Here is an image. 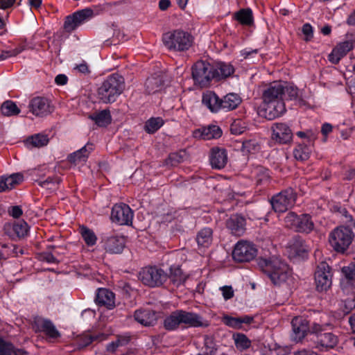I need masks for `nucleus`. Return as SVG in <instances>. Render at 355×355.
I'll return each mask as SVG.
<instances>
[{"label": "nucleus", "mask_w": 355, "mask_h": 355, "mask_svg": "<svg viewBox=\"0 0 355 355\" xmlns=\"http://www.w3.org/2000/svg\"><path fill=\"white\" fill-rule=\"evenodd\" d=\"M24 180L21 173H14L8 177L0 178V192L12 189L15 185L19 184Z\"/></svg>", "instance_id": "obj_32"}, {"label": "nucleus", "mask_w": 355, "mask_h": 355, "mask_svg": "<svg viewBox=\"0 0 355 355\" xmlns=\"http://www.w3.org/2000/svg\"><path fill=\"white\" fill-rule=\"evenodd\" d=\"M214 65L199 60L192 67V77L196 84L201 87L209 86L211 80H215Z\"/></svg>", "instance_id": "obj_8"}, {"label": "nucleus", "mask_w": 355, "mask_h": 355, "mask_svg": "<svg viewBox=\"0 0 355 355\" xmlns=\"http://www.w3.org/2000/svg\"><path fill=\"white\" fill-rule=\"evenodd\" d=\"M202 103L213 113L221 111L220 98L214 92L207 91L203 93Z\"/></svg>", "instance_id": "obj_27"}, {"label": "nucleus", "mask_w": 355, "mask_h": 355, "mask_svg": "<svg viewBox=\"0 0 355 355\" xmlns=\"http://www.w3.org/2000/svg\"><path fill=\"white\" fill-rule=\"evenodd\" d=\"M139 279L150 288L162 286L168 279V273L157 266H148L141 268L139 273Z\"/></svg>", "instance_id": "obj_7"}, {"label": "nucleus", "mask_w": 355, "mask_h": 355, "mask_svg": "<svg viewBox=\"0 0 355 355\" xmlns=\"http://www.w3.org/2000/svg\"><path fill=\"white\" fill-rule=\"evenodd\" d=\"M26 352L15 347L10 342L0 337V355H25Z\"/></svg>", "instance_id": "obj_37"}, {"label": "nucleus", "mask_w": 355, "mask_h": 355, "mask_svg": "<svg viewBox=\"0 0 355 355\" xmlns=\"http://www.w3.org/2000/svg\"><path fill=\"white\" fill-rule=\"evenodd\" d=\"M102 243L103 247L107 252L119 254L125 248V239L123 236H111L103 239Z\"/></svg>", "instance_id": "obj_20"}, {"label": "nucleus", "mask_w": 355, "mask_h": 355, "mask_svg": "<svg viewBox=\"0 0 355 355\" xmlns=\"http://www.w3.org/2000/svg\"><path fill=\"white\" fill-rule=\"evenodd\" d=\"M273 141L281 144L290 143L293 139V132L290 127L285 123H275L271 126Z\"/></svg>", "instance_id": "obj_16"}, {"label": "nucleus", "mask_w": 355, "mask_h": 355, "mask_svg": "<svg viewBox=\"0 0 355 355\" xmlns=\"http://www.w3.org/2000/svg\"><path fill=\"white\" fill-rule=\"evenodd\" d=\"M209 325V322L204 320L200 315L182 309L171 312L165 317L163 322V326L167 331H175L180 327H207Z\"/></svg>", "instance_id": "obj_2"}, {"label": "nucleus", "mask_w": 355, "mask_h": 355, "mask_svg": "<svg viewBox=\"0 0 355 355\" xmlns=\"http://www.w3.org/2000/svg\"><path fill=\"white\" fill-rule=\"evenodd\" d=\"M28 108L33 114L40 117L51 114L53 110L49 99L41 96L33 98L29 102Z\"/></svg>", "instance_id": "obj_15"}, {"label": "nucleus", "mask_w": 355, "mask_h": 355, "mask_svg": "<svg viewBox=\"0 0 355 355\" xmlns=\"http://www.w3.org/2000/svg\"><path fill=\"white\" fill-rule=\"evenodd\" d=\"M223 296L225 300H230L234 297V291L230 286H225L220 288Z\"/></svg>", "instance_id": "obj_60"}, {"label": "nucleus", "mask_w": 355, "mask_h": 355, "mask_svg": "<svg viewBox=\"0 0 355 355\" xmlns=\"http://www.w3.org/2000/svg\"><path fill=\"white\" fill-rule=\"evenodd\" d=\"M257 254L255 245L246 241H240L234 246L232 257L236 262H248L254 259Z\"/></svg>", "instance_id": "obj_12"}, {"label": "nucleus", "mask_w": 355, "mask_h": 355, "mask_svg": "<svg viewBox=\"0 0 355 355\" xmlns=\"http://www.w3.org/2000/svg\"><path fill=\"white\" fill-rule=\"evenodd\" d=\"M258 266L270 278L275 285H280L286 281L291 275L289 266L277 257L259 258Z\"/></svg>", "instance_id": "obj_3"}, {"label": "nucleus", "mask_w": 355, "mask_h": 355, "mask_svg": "<svg viewBox=\"0 0 355 355\" xmlns=\"http://www.w3.org/2000/svg\"><path fill=\"white\" fill-rule=\"evenodd\" d=\"M94 150V145L92 143H87L80 149L71 153L67 157V161L71 164H78L85 162L89 157V154Z\"/></svg>", "instance_id": "obj_24"}, {"label": "nucleus", "mask_w": 355, "mask_h": 355, "mask_svg": "<svg viewBox=\"0 0 355 355\" xmlns=\"http://www.w3.org/2000/svg\"><path fill=\"white\" fill-rule=\"evenodd\" d=\"M107 338L105 334H99L96 336L89 334L83 335L78 339V346L79 348H84L89 345L94 340H103Z\"/></svg>", "instance_id": "obj_43"}, {"label": "nucleus", "mask_w": 355, "mask_h": 355, "mask_svg": "<svg viewBox=\"0 0 355 355\" xmlns=\"http://www.w3.org/2000/svg\"><path fill=\"white\" fill-rule=\"evenodd\" d=\"M306 139L308 140L307 144H310L312 146L313 142L317 139L316 132L313 131L311 130H306Z\"/></svg>", "instance_id": "obj_63"}, {"label": "nucleus", "mask_w": 355, "mask_h": 355, "mask_svg": "<svg viewBox=\"0 0 355 355\" xmlns=\"http://www.w3.org/2000/svg\"><path fill=\"white\" fill-rule=\"evenodd\" d=\"M80 233L88 246H93L96 244L97 237L94 231L85 226L80 227Z\"/></svg>", "instance_id": "obj_44"}, {"label": "nucleus", "mask_w": 355, "mask_h": 355, "mask_svg": "<svg viewBox=\"0 0 355 355\" xmlns=\"http://www.w3.org/2000/svg\"><path fill=\"white\" fill-rule=\"evenodd\" d=\"M339 214L342 217L343 223H345V225L355 227V220L353 216L349 214L347 209L344 207H340L338 210Z\"/></svg>", "instance_id": "obj_51"}, {"label": "nucleus", "mask_w": 355, "mask_h": 355, "mask_svg": "<svg viewBox=\"0 0 355 355\" xmlns=\"http://www.w3.org/2000/svg\"><path fill=\"white\" fill-rule=\"evenodd\" d=\"M1 112L3 116H13L20 113V109L12 101L8 100L4 101L1 106Z\"/></svg>", "instance_id": "obj_42"}, {"label": "nucleus", "mask_w": 355, "mask_h": 355, "mask_svg": "<svg viewBox=\"0 0 355 355\" xmlns=\"http://www.w3.org/2000/svg\"><path fill=\"white\" fill-rule=\"evenodd\" d=\"M270 175L268 170L259 167L257 170V182L259 184L267 183L269 181Z\"/></svg>", "instance_id": "obj_53"}, {"label": "nucleus", "mask_w": 355, "mask_h": 355, "mask_svg": "<svg viewBox=\"0 0 355 355\" xmlns=\"http://www.w3.org/2000/svg\"><path fill=\"white\" fill-rule=\"evenodd\" d=\"M125 82L123 76L117 73L109 76L98 89V98L104 103H111L123 92Z\"/></svg>", "instance_id": "obj_4"}, {"label": "nucleus", "mask_w": 355, "mask_h": 355, "mask_svg": "<svg viewBox=\"0 0 355 355\" xmlns=\"http://www.w3.org/2000/svg\"><path fill=\"white\" fill-rule=\"evenodd\" d=\"M134 318L137 322L144 326H153L157 322L155 311L150 309H139L135 311Z\"/></svg>", "instance_id": "obj_28"}, {"label": "nucleus", "mask_w": 355, "mask_h": 355, "mask_svg": "<svg viewBox=\"0 0 355 355\" xmlns=\"http://www.w3.org/2000/svg\"><path fill=\"white\" fill-rule=\"evenodd\" d=\"M223 321L227 326L236 329H241L243 328V324H251L254 321V317L250 315H243L241 317H232L225 315L223 317Z\"/></svg>", "instance_id": "obj_31"}, {"label": "nucleus", "mask_w": 355, "mask_h": 355, "mask_svg": "<svg viewBox=\"0 0 355 355\" xmlns=\"http://www.w3.org/2000/svg\"><path fill=\"white\" fill-rule=\"evenodd\" d=\"M232 338L236 348L240 352H243L251 347V340L242 333L234 334Z\"/></svg>", "instance_id": "obj_41"}, {"label": "nucleus", "mask_w": 355, "mask_h": 355, "mask_svg": "<svg viewBox=\"0 0 355 355\" xmlns=\"http://www.w3.org/2000/svg\"><path fill=\"white\" fill-rule=\"evenodd\" d=\"M284 97L286 99L293 100L298 97V89L293 85H287L286 83H284Z\"/></svg>", "instance_id": "obj_49"}, {"label": "nucleus", "mask_w": 355, "mask_h": 355, "mask_svg": "<svg viewBox=\"0 0 355 355\" xmlns=\"http://www.w3.org/2000/svg\"><path fill=\"white\" fill-rule=\"evenodd\" d=\"M314 228V223L311 220V216L304 214L299 216V220L296 227V232L309 233Z\"/></svg>", "instance_id": "obj_36"}, {"label": "nucleus", "mask_w": 355, "mask_h": 355, "mask_svg": "<svg viewBox=\"0 0 355 355\" xmlns=\"http://www.w3.org/2000/svg\"><path fill=\"white\" fill-rule=\"evenodd\" d=\"M162 78L159 76L148 78L145 83L146 92L148 94H155L162 89Z\"/></svg>", "instance_id": "obj_39"}, {"label": "nucleus", "mask_w": 355, "mask_h": 355, "mask_svg": "<svg viewBox=\"0 0 355 355\" xmlns=\"http://www.w3.org/2000/svg\"><path fill=\"white\" fill-rule=\"evenodd\" d=\"M313 148L310 144H299L293 150V156L297 161L307 160L312 153Z\"/></svg>", "instance_id": "obj_35"}, {"label": "nucleus", "mask_w": 355, "mask_h": 355, "mask_svg": "<svg viewBox=\"0 0 355 355\" xmlns=\"http://www.w3.org/2000/svg\"><path fill=\"white\" fill-rule=\"evenodd\" d=\"M115 295L107 288H98L95 297L96 303L99 306H105L111 309L115 306Z\"/></svg>", "instance_id": "obj_25"}, {"label": "nucleus", "mask_w": 355, "mask_h": 355, "mask_svg": "<svg viewBox=\"0 0 355 355\" xmlns=\"http://www.w3.org/2000/svg\"><path fill=\"white\" fill-rule=\"evenodd\" d=\"M133 216V211L128 205L116 204L112 209L111 219L120 225H129L132 224Z\"/></svg>", "instance_id": "obj_14"}, {"label": "nucleus", "mask_w": 355, "mask_h": 355, "mask_svg": "<svg viewBox=\"0 0 355 355\" xmlns=\"http://www.w3.org/2000/svg\"><path fill=\"white\" fill-rule=\"evenodd\" d=\"M73 70L84 75H87L90 73L89 66L85 61H83V62L79 64H76Z\"/></svg>", "instance_id": "obj_58"}, {"label": "nucleus", "mask_w": 355, "mask_h": 355, "mask_svg": "<svg viewBox=\"0 0 355 355\" xmlns=\"http://www.w3.org/2000/svg\"><path fill=\"white\" fill-rule=\"evenodd\" d=\"M213 241V230L210 227L201 229L196 235V241L198 246L208 248Z\"/></svg>", "instance_id": "obj_34"}, {"label": "nucleus", "mask_w": 355, "mask_h": 355, "mask_svg": "<svg viewBox=\"0 0 355 355\" xmlns=\"http://www.w3.org/2000/svg\"><path fill=\"white\" fill-rule=\"evenodd\" d=\"M94 15V11L90 8H85L67 16L64 19L63 29L65 32L71 33L89 21Z\"/></svg>", "instance_id": "obj_10"}, {"label": "nucleus", "mask_w": 355, "mask_h": 355, "mask_svg": "<svg viewBox=\"0 0 355 355\" xmlns=\"http://www.w3.org/2000/svg\"><path fill=\"white\" fill-rule=\"evenodd\" d=\"M209 160L212 168L216 169L224 168L227 162L226 150L218 147L213 148L211 150Z\"/></svg>", "instance_id": "obj_22"}, {"label": "nucleus", "mask_w": 355, "mask_h": 355, "mask_svg": "<svg viewBox=\"0 0 355 355\" xmlns=\"http://www.w3.org/2000/svg\"><path fill=\"white\" fill-rule=\"evenodd\" d=\"M302 31L305 35V41H310L313 37V27L310 24H304L302 26Z\"/></svg>", "instance_id": "obj_56"}, {"label": "nucleus", "mask_w": 355, "mask_h": 355, "mask_svg": "<svg viewBox=\"0 0 355 355\" xmlns=\"http://www.w3.org/2000/svg\"><path fill=\"white\" fill-rule=\"evenodd\" d=\"M291 252L296 256H301L305 252L303 241L300 239H295L293 243L290 245Z\"/></svg>", "instance_id": "obj_52"}, {"label": "nucleus", "mask_w": 355, "mask_h": 355, "mask_svg": "<svg viewBox=\"0 0 355 355\" xmlns=\"http://www.w3.org/2000/svg\"><path fill=\"white\" fill-rule=\"evenodd\" d=\"M194 137L204 140L218 139L222 135V130L218 125H208L201 128L193 132Z\"/></svg>", "instance_id": "obj_26"}, {"label": "nucleus", "mask_w": 355, "mask_h": 355, "mask_svg": "<svg viewBox=\"0 0 355 355\" xmlns=\"http://www.w3.org/2000/svg\"><path fill=\"white\" fill-rule=\"evenodd\" d=\"M311 334L315 335V347L320 350L332 349L338 343V337L331 332H324V327L313 322L311 324Z\"/></svg>", "instance_id": "obj_9"}, {"label": "nucleus", "mask_w": 355, "mask_h": 355, "mask_svg": "<svg viewBox=\"0 0 355 355\" xmlns=\"http://www.w3.org/2000/svg\"><path fill=\"white\" fill-rule=\"evenodd\" d=\"M241 121H234L230 125V131L232 134L240 135L243 132V127H241Z\"/></svg>", "instance_id": "obj_59"}, {"label": "nucleus", "mask_w": 355, "mask_h": 355, "mask_svg": "<svg viewBox=\"0 0 355 355\" xmlns=\"http://www.w3.org/2000/svg\"><path fill=\"white\" fill-rule=\"evenodd\" d=\"M4 230L10 236H16L18 238H23L28 234V225L24 220H19L14 223L6 224Z\"/></svg>", "instance_id": "obj_23"}, {"label": "nucleus", "mask_w": 355, "mask_h": 355, "mask_svg": "<svg viewBox=\"0 0 355 355\" xmlns=\"http://www.w3.org/2000/svg\"><path fill=\"white\" fill-rule=\"evenodd\" d=\"M296 200V194L292 189H288L274 196L271 200V205L275 212H285L291 208Z\"/></svg>", "instance_id": "obj_11"}, {"label": "nucleus", "mask_w": 355, "mask_h": 355, "mask_svg": "<svg viewBox=\"0 0 355 355\" xmlns=\"http://www.w3.org/2000/svg\"><path fill=\"white\" fill-rule=\"evenodd\" d=\"M293 333L292 339L295 342H300L306 335L307 332L311 333V324L303 317L298 316L293 318L291 321Z\"/></svg>", "instance_id": "obj_18"}, {"label": "nucleus", "mask_w": 355, "mask_h": 355, "mask_svg": "<svg viewBox=\"0 0 355 355\" xmlns=\"http://www.w3.org/2000/svg\"><path fill=\"white\" fill-rule=\"evenodd\" d=\"M355 239V234L349 226L340 225L334 228L329 235V242L338 253L344 254Z\"/></svg>", "instance_id": "obj_5"}, {"label": "nucleus", "mask_w": 355, "mask_h": 355, "mask_svg": "<svg viewBox=\"0 0 355 355\" xmlns=\"http://www.w3.org/2000/svg\"><path fill=\"white\" fill-rule=\"evenodd\" d=\"M345 303V311L347 313L350 312L352 309H355V297L352 296L346 299L344 301Z\"/></svg>", "instance_id": "obj_61"}, {"label": "nucleus", "mask_w": 355, "mask_h": 355, "mask_svg": "<svg viewBox=\"0 0 355 355\" xmlns=\"http://www.w3.org/2000/svg\"><path fill=\"white\" fill-rule=\"evenodd\" d=\"M245 218L239 214H233L226 220V227L235 236H241L246 230Z\"/></svg>", "instance_id": "obj_19"}, {"label": "nucleus", "mask_w": 355, "mask_h": 355, "mask_svg": "<svg viewBox=\"0 0 355 355\" xmlns=\"http://www.w3.org/2000/svg\"><path fill=\"white\" fill-rule=\"evenodd\" d=\"M96 125L101 127H105L111 123V115L108 110H104L98 113H94L89 116Z\"/></svg>", "instance_id": "obj_40"}, {"label": "nucleus", "mask_w": 355, "mask_h": 355, "mask_svg": "<svg viewBox=\"0 0 355 355\" xmlns=\"http://www.w3.org/2000/svg\"><path fill=\"white\" fill-rule=\"evenodd\" d=\"M215 81L225 80L234 74L235 69L230 63L220 62L214 65Z\"/></svg>", "instance_id": "obj_29"}, {"label": "nucleus", "mask_w": 355, "mask_h": 355, "mask_svg": "<svg viewBox=\"0 0 355 355\" xmlns=\"http://www.w3.org/2000/svg\"><path fill=\"white\" fill-rule=\"evenodd\" d=\"M61 181H62V180L60 179V178H59L58 176H54V177H48L44 180H38L37 182H38V184L42 187L46 188V189H52V187H50L51 184H53V185L58 184Z\"/></svg>", "instance_id": "obj_54"}, {"label": "nucleus", "mask_w": 355, "mask_h": 355, "mask_svg": "<svg viewBox=\"0 0 355 355\" xmlns=\"http://www.w3.org/2000/svg\"><path fill=\"white\" fill-rule=\"evenodd\" d=\"M162 41L169 50L184 51L191 46L193 37L188 32L178 29L164 33L162 36Z\"/></svg>", "instance_id": "obj_6"}, {"label": "nucleus", "mask_w": 355, "mask_h": 355, "mask_svg": "<svg viewBox=\"0 0 355 355\" xmlns=\"http://www.w3.org/2000/svg\"><path fill=\"white\" fill-rule=\"evenodd\" d=\"M186 152L180 150L179 152L171 153L166 159V164L171 166H175L184 162L186 158Z\"/></svg>", "instance_id": "obj_45"}, {"label": "nucleus", "mask_w": 355, "mask_h": 355, "mask_svg": "<svg viewBox=\"0 0 355 355\" xmlns=\"http://www.w3.org/2000/svg\"><path fill=\"white\" fill-rule=\"evenodd\" d=\"M188 276L184 274L181 270L180 266L173 265L170 266L169 274H168V279L177 287L184 284L187 281Z\"/></svg>", "instance_id": "obj_33"}, {"label": "nucleus", "mask_w": 355, "mask_h": 355, "mask_svg": "<svg viewBox=\"0 0 355 355\" xmlns=\"http://www.w3.org/2000/svg\"><path fill=\"white\" fill-rule=\"evenodd\" d=\"M33 326L35 332H43L50 338H58L60 336V332L49 319L36 316L33 319Z\"/></svg>", "instance_id": "obj_17"}, {"label": "nucleus", "mask_w": 355, "mask_h": 355, "mask_svg": "<svg viewBox=\"0 0 355 355\" xmlns=\"http://www.w3.org/2000/svg\"><path fill=\"white\" fill-rule=\"evenodd\" d=\"M49 138L45 135L37 134L30 137L26 140V144H31L34 147L40 148L47 145Z\"/></svg>", "instance_id": "obj_46"}, {"label": "nucleus", "mask_w": 355, "mask_h": 355, "mask_svg": "<svg viewBox=\"0 0 355 355\" xmlns=\"http://www.w3.org/2000/svg\"><path fill=\"white\" fill-rule=\"evenodd\" d=\"M164 124V121L160 117L151 118L145 124V130L148 133H154L158 130Z\"/></svg>", "instance_id": "obj_47"}, {"label": "nucleus", "mask_w": 355, "mask_h": 355, "mask_svg": "<svg viewBox=\"0 0 355 355\" xmlns=\"http://www.w3.org/2000/svg\"><path fill=\"white\" fill-rule=\"evenodd\" d=\"M243 148L249 153L256 150L258 148L257 142L253 139L245 140L243 142Z\"/></svg>", "instance_id": "obj_57"}, {"label": "nucleus", "mask_w": 355, "mask_h": 355, "mask_svg": "<svg viewBox=\"0 0 355 355\" xmlns=\"http://www.w3.org/2000/svg\"><path fill=\"white\" fill-rule=\"evenodd\" d=\"M22 214V209L19 206H13L9 210V214L15 218H19Z\"/></svg>", "instance_id": "obj_62"}, {"label": "nucleus", "mask_w": 355, "mask_h": 355, "mask_svg": "<svg viewBox=\"0 0 355 355\" xmlns=\"http://www.w3.org/2000/svg\"><path fill=\"white\" fill-rule=\"evenodd\" d=\"M68 78L64 74H59L55 78V82L58 85H64L67 83Z\"/></svg>", "instance_id": "obj_64"}, {"label": "nucleus", "mask_w": 355, "mask_h": 355, "mask_svg": "<svg viewBox=\"0 0 355 355\" xmlns=\"http://www.w3.org/2000/svg\"><path fill=\"white\" fill-rule=\"evenodd\" d=\"M354 42L352 40L339 43L329 55V60L333 64H338L342 58L354 49Z\"/></svg>", "instance_id": "obj_21"}, {"label": "nucleus", "mask_w": 355, "mask_h": 355, "mask_svg": "<svg viewBox=\"0 0 355 355\" xmlns=\"http://www.w3.org/2000/svg\"><path fill=\"white\" fill-rule=\"evenodd\" d=\"M332 274L329 266L326 262H320L315 272V283L318 291L322 292L330 288L332 283Z\"/></svg>", "instance_id": "obj_13"}, {"label": "nucleus", "mask_w": 355, "mask_h": 355, "mask_svg": "<svg viewBox=\"0 0 355 355\" xmlns=\"http://www.w3.org/2000/svg\"><path fill=\"white\" fill-rule=\"evenodd\" d=\"M283 82H273L263 91L262 94L265 117L272 120L286 112L284 102Z\"/></svg>", "instance_id": "obj_1"}, {"label": "nucleus", "mask_w": 355, "mask_h": 355, "mask_svg": "<svg viewBox=\"0 0 355 355\" xmlns=\"http://www.w3.org/2000/svg\"><path fill=\"white\" fill-rule=\"evenodd\" d=\"M241 96L236 93H229L220 98L221 111L230 112L236 109L241 103Z\"/></svg>", "instance_id": "obj_30"}, {"label": "nucleus", "mask_w": 355, "mask_h": 355, "mask_svg": "<svg viewBox=\"0 0 355 355\" xmlns=\"http://www.w3.org/2000/svg\"><path fill=\"white\" fill-rule=\"evenodd\" d=\"M23 51L22 47H17L12 50L2 51L0 53V61L4 60L8 58L16 56Z\"/></svg>", "instance_id": "obj_55"}, {"label": "nucleus", "mask_w": 355, "mask_h": 355, "mask_svg": "<svg viewBox=\"0 0 355 355\" xmlns=\"http://www.w3.org/2000/svg\"><path fill=\"white\" fill-rule=\"evenodd\" d=\"M346 277L348 279L345 284H343V290L345 291L350 284V280H355V263H351L347 267L343 268Z\"/></svg>", "instance_id": "obj_48"}, {"label": "nucleus", "mask_w": 355, "mask_h": 355, "mask_svg": "<svg viewBox=\"0 0 355 355\" xmlns=\"http://www.w3.org/2000/svg\"><path fill=\"white\" fill-rule=\"evenodd\" d=\"M298 220L299 216L295 213L291 211L288 212L284 218V223L286 227L295 231Z\"/></svg>", "instance_id": "obj_50"}, {"label": "nucleus", "mask_w": 355, "mask_h": 355, "mask_svg": "<svg viewBox=\"0 0 355 355\" xmlns=\"http://www.w3.org/2000/svg\"><path fill=\"white\" fill-rule=\"evenodd\" d=\"M234 19L243 26H251L254 23L253 15L251 9L243 8L234 14Z\"/></svg>", "instance_id": "obj_38"}]
</instances>
